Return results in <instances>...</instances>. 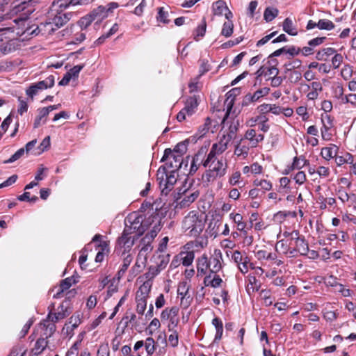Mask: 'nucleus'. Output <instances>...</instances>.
Instances as JSON below:
<instances>
[{
  "label": "nucleus",
  "instance_id": "1",
  "mask_svg": "<svg viewBox=\"0 0 356 356\" xmlns=\"http://www.w3.org/2000/svg\"><path fill=\"white\" fill-rule=\"evenodd\" d=\"M203 166L207 170L202 175L204 182H213L216 179L222 177L227 173V163L226 160L212 156H207Z\"/></svg>",
  "mask_w": 356,
  "mask_h": 356
},
{
  "label": "nucleus",
  "instance_id": "2",
  "mask_svg": "<svg viewBox=\"0 0 356 356\" xmlns=\"http://www.w3.org/2000/svg\"><path fill=\"white\" fill-rule=\"evenodd\" d=\"M206 219L197 211H190L183 219L182 230L188 236L197 237L201 234L205 226Z\"/></svg>",
  "mask_w": 356,
  "mask_h": 356
},
{
  "label": "nucleus",
  "instance_id": "3",
  "mask_svg": "<svg viewBox=\"0 0 356 356\" xmlns=\"http://www.w3.org/2000/svg\"><path fill=\"white\" fill-rule=\"evenodd\" d=\"M13 22L20 26L26 28L25 30L22 32L19 31H17V34L24 35V38L32 35H37L40 32H42V34H50L53 33L56 29H57V28L55 27V25L51 23L49 17L45 22L40 23L39 26L34 29L29 26L27 20L20 17L15 19Z\"/></svg>",
  "mask_w": 356,
  "mask_h": 356
},
{
  "label": "nucleus",
  "instance_id": "4",
  "mask_svg": "<svg viewBox=\"0 0 356 356\" xmlns=\"http://www.w3.org/2000/svg\"><path fill=\"white\" fill-rule=\"evenodd\" d=\"M178 176V172L165 170L164 167L159 168L156 179L163 195H167L174 188Z\"/></svg>",
  "mask_w": 356,
  "mask_h": 356
},
{
  "label": "nucleus",
  "instance_id": "5",
  "mask_svg": "<svg viewBox=\"0 0 356 356\" xmlns=\"http://www.w3.org/2000/svg\"><path fill=\"white\" fill-rule=\"evenodd\" d=\"M143 216L138 213L134 212L127 216L124 220L126 232L135 234L136 236L142 235L147 227L143 222Z\"/></svg>",
  "mask_w": 356,
  "mask_h": 356
},
{
  "label": "nucleus",
  "instance_id": "6",
  "mask_svg": "<svg viewBox=\"0 0 356 356\" xmlns=\"http://www.w3.org/2000/svg\"><path fill=\"white\" fill-rule=\"evenodd\" d=\"M161 161L165 163V165L161 166L164 167L165 170L177 172L181 167L183 157L180 154L172 152L170 149H165Z\"/></svg>",
  "mask_w": 356,
  "mask_h": 356
},
{
  "label": "nucleus",
  "instance_id": "7",
  "mask_svg": "<svg viewBox=\"0 0 356 356\" xmlns=\"http://www.w3.org/2000/svg\"><path fill=\"white\" fill-rule=\"evenodd\" d=\"M54 307V304L53 303L48 307L49 314L47 318L39 324V329L42 332L41 334L45 337V338L51 337L56 330L55 324L56 321H54V318H51Z\"/></svg>",
  "mask_w": 356,
  "mask_h": 356
},
{
  "label": "nucleus",
  "instance_id": "8",
  "mask_svg": "<svg viewBox=\"0 0 356 356\" xmlns=\"http://www.w3.org/2000/svg\"><path fill=\"white\" fill-rule=\"evenodd\" d=\"M179 309L175 306L172 307H166L161 314V320L163 323L165 321H168V330H172L173 329H176L177 325L179 322V318L178 317Z\"/></svg>",
  "mask_w": 356,
  "mask_h": 356
},
{
  "label": "nucleus",
  "instance_id": "9",
  "mask_svg": "<svg viewBox=\"0 0 356 356\" xmlns=\"http://www.w3.org/2000/svg\"><path fill=\"white\" fill-rule=\"evenodd\" d=\"M73 282H74V280L72 277H67L63 280L59 286H55L51 290L50 293H53V298H60L63 297L65 291L71 287ZM75 293V291H68L66 292L65 296H68L67 298H70L71 296H74Z\"/></svg>",
  "mask_w": 356,
  "mask_h": 356
},
{
  "label": "nucleus",
  "instance_id": "10",
  "mask_svg": "<svg viewBox=\"0 0 356 356\" xmlns=\"http://www.w3.org/2000/svg\"><path fill=\"white\" fill-rule=\"evenodd\" d=\"M54 82V76L53 75H50L44 80L31 85L26 91V95L31 99H33L34 96L36 95L40 91L53 87Z\"/></svg>",
  "mask_w": 356,
  "mask_h": 356
},
{
  "label": "nucleus",
  "instance_id": "11",
  "mask_svg": "<svg viewBox=\"0 0 356 356\" xmlns=\"http://www.w3.org/2000/svg\"><path fill=\"white\" fill-rule=\"evenodd\" d=\"M198 103L195 96L190 97L186 102V105L177 114V119L179 122H182L187 119V117L193 115L197 109Z\"/></svg>",
  "mask_w": 356,
  "mask_h": 356
},
{
  "label": "nucleus",
  "instance_id": "12",
  "mask_svg": "<svg viewBox=\"0 0 356 356\" xmlns=\"http://www.w3.org/2000/svg\"><path fill=\"white\" fill-rule=\"evenodd\" d=\"M71 16V13L62 12L53 8H50L48 15L51 23H53L57 29L65 24L70 20Z\"/></svg>",
  "mask_w": 356,
  "mask_h": 356
},
{
  "label": "nucleus",
  "instance_id": "13",
  "mask_svg": "<svg viewBox=\"0 0 356 356\" xmlns=\"http://www.w3.org/2000/svg\"><path fill=\"white\" fill-rule=\"evenodd\" d=\"M232 136L231 134L223 135L218 143L212 145L211 150L207 156L218 157L222 154L227 149Z\"/></svg>",
  "mask_w": 356,
  "mask_h": 356
},
{
  "label": "nucleus",
  "instance_id": "14",
  "mask_svg": "<svg viewBox=\"0 0 356 356\" xmlns=\"http://www.w3.org/2000/svg\"><path fill=\"white\" fill-rule=\"evenodd\" d=\"M212 12L213 15L220 16L225 15L227 19H230L233 17L232 13L229 10L226 5V3L222 0H218L212 4Z\"/></svg>",
  "mask_w": 356,
  "mask_h": 356
},
{
  "label": "nucleus",
  "instance_id": "15",
  "mask_svg": "<svg viewBox=\"0 0 356 356\" xmlns=\"http://www.w3.org/2000/svg\"><path fill=\"white\" fill-rule=\"evenodd\" d=\"M102 10H104L103 8L97 7L96 9L93 10L89 15H86L80 19L78 22V25L81 30L87 29L91 23L95 20H98V14H102Z\"/></svg>",
  "mask_w": 356,
  "mask_h": 356
},
{
  "label": "nucleus",
  "instance_id": "16",
  "mask_svg": "<svg viewBox=\"0 0 356 356\" xmlns=\"http://www.w3.org/2000/svg\"><path fill=\"white\" fill-rule=\"evenodd\" d=\"M222 254L220 250H216L212 257L209 258V271L211 274L217 273L222 269Z\"/></svg>",
  "mask_w": 356,
  "mask_h": 356
},
{
  "label": "nucleus",
  "instance_id": "17",
  "mask_svg": "<svg viewBox=\"0 0 356 356\" xmlns=\"http://www.w3.org/2000/svg\"><path fill=\"white\" fill-rule=\"evenodd\" d=\"M133 234L130 232L128 233L126 232V230L124 229L122 236L118 238V245L124 248V252H126L127 250H130L131 247L134 244L135 239L138 236L132 235Z\"/></svg>",
  "mask_w": 356,
  "mask_h": 356
},
{
  "label": "nucleus",
  "instance_id": "18",
  "mask_svg": "<svg viewBox=\"0 0 356 356\" xmlns=\"http://www.w3.org/2000/svg\"><path fill=\"white\" fill-rule=\"evenodd\" d=\"M199 195L200 193L197 190H187L185 191L181 200L179 202L178 205L180 208L187 207L195 202Z\"/></svg>",
  "mask_w": 356,
  "mask_h": 356
},
{
  "label": "nucleus",
  "instance_id": "19",
  "mask_svg": "<svg viewBox=\"0 0 356 356\" xmlns=\"http://www.w3.org/2000/svg\"><path fill=\"white\" fill-rule=\"evenodd\" d=\"M250 147V145L245 139H241L239 143L235 146L234 154L237 157L244 159L248 156Z\"/></svg>",
  "mask_w": 356,
  "mask_h": 356
},
{
  "label": "nucleus",
  "instance_id": "20",
  "mask_svg": "<svg viewBox=\"0 0 356 356\" xmlns=\"http://www.w3.org/2000/svg\"><path fill=\"white\" fill-rule=\"evenodd\" d=\"M196 268L197 275H204L209 270V257L203 254L196 259Z\"/></svg>",
  "mask_w": 356,
  "mask_h": 356
},
{
  "label": "nucleus",
  "instance_id": "21",
  "mask_svg": "<svg viewBox=\"0 0 356 356\" xmlns=\"http://www.w3.org/2000/svg\"><path fill=\"white\" fill-rule=\"evenodd\" d=\"M243 139H245L248 142L249 145H250L251 147H255L257 146L259 142L262 141L264 140V135L263 134H257L256 131L254 129H248L245 136Z\"/></svg>",
  "mask_w": 356,
  "mask_h": 356
},
{
  "label": "nucleus",
  "instance_id": "22",
  "mask_svg": "<svg viewBox=\"0 0 356 356\" xmlns=\"http://www.w3.org/2000/svg\"><path fill=\"white\" fill-rule=\"evenodd\" d=\"M296 218V211H281L276 213L273 216V220L275 222L282 224L286 221H289L291 219L294 220Z\"/></svg>",
  "mask_w": 356,
  "mask_h": 356
},
{
  "label": "nucleus",
  "instance_id": "23",
  "mask_svg": "<svg viewBox=\"0 0 356 356\" xmlns=\"http://www.w3.org/2000/svg\"><path fill=\"white\" fill-rule=\"evenodd\" d=\"M292 250L293 252H298L301 255H307L309 252V245L303 238H300L298 235V239L293 241Z\"/></svg>",
  "mask_w": 356,
  "mask_h": 356
},
{
  "label": "nucleus",
  "instance_id": "24",
  "mask_svg": "<svg viewBox=\"0 0 356 356\" xmlns=\"http://www.w3.org/2000/svg\"><path fill=\"white\" fill-rule=\"evenodd\" d=\"M334 158L338 166H341L345 163L352 164L353 163L352 154L346 152H339V150H337Z\"/></svg>",
  "mask_w": 356,
  "mask_h": 356
},
{
  "label": "nucleus",
  "instance_id": "25",
  "mask_svg": "<svg viewBox=\"0 0 356 356\" xmlns=\"http://www.w3.org/2000/svg\"><path fill=\"white\" fill-rule=\"evenodd\" d=\"M229 219L236 225L237 229L244 234H247L246 227L247 224L243 221V218L241 214L238 213H231L229 216Z\"/></svg>",
  "mask_w": 356,
  "mask_h": 356
},
{
  "label": "nucleus",
  "instance_id": "26",
  "mask_svg": "<svg viewBox=\"0 0 356 356\" xmlns=\"http://www.w3.org/2000/svg\"><path fill=\"white\" fill-rule=\"evenodd\" d=\"M152 288V282L145 281L138 289L136 294V299L147 300Z\"/></svg>",
  "mask_w": 356,
  "mask_h": 356
},
{
  "label": "nucleus",
  "instance_id": "27",
  "mask_svg": "<svg viewBox=\"0 0 356 356\" xmlns=\"http://www.w3.org/2000/svg\"><path fill=\"white\" fill-rule=\"evenodd\" d=\"M54 308L52 309L54 311ZM70 311L68 310V306L67 304L65 305V302H63L60 304V305L58 307L57 312H52V318H54V321L58 322L60 320H62L67 317L70 314Z\"/></svg>",
  "mask_w": 356,
  "mask_h": 356
},
{
  "label": "nucleus",
  "instance_id": "28",
  "mask_svg": "<svg viewBox=\"0 0 356 356\" xmlns=\"http://www.w3.org/2000/svg\"><path fill=\"white\" fill-rule=\"evenodd\" d=\"M293 243L289 241V239H280L275 245L277 251H280L283 254H287L289 252L292 254V248Z\"/></svg>",
  "mask_w": 356,
  "mask_h": 356
},
{
  "label": "nucleus",
  "instance_id": "29",
  "mask_svg": "<svg viewBox=\"0 0 356 356\" xmlns=\"http://www.w3.org/2000/svg\"><path fill=\"white\" fill-rule=\"evenodd\" d=\"M213 277H211V274L210 273L209 275H207L204 279V284L206 286H211L213 288H217L221 286V284L222 283V280L220 278V277L217 275L216 273H214Z\"/></svg>",
  "mask_w": 356,
  "mask_h": 356
},
{
  "label": "nucleus",
  "instance_id": "30",
  "mask_svg": "<svg viewBox=\"0 0 356 356\" xmlns=\"http://www.w3.org/2000/svg\"><path fill=\"white\" fill-rule=\"evenodd\" d=\"M204 149H201L193 158L191 167V172H196L197 170L199 168V165L202 164L203 165V162L204 161Z\"/></svg>",
  "mask_w": 356,
  "mask_h": 356
},
{
  "label": "nucleus",
  "instance_id": "31",
  "mask_svg": "<svg viewBox=\"0 0 356 356\" xmlns=\"http://www.w3.org/2000/svg\"><path fill=\"white\" fill-rule=\"evenodd\" d=\"M336 49L332 47L322 49L317 51L316 58L318 60H327L329 57L336 53Z\"/></svg>",
  "mask_w": 356,
  "mask_h": 356
},
{
  "label": "nucleus",
  "instance_id": "32",
  "mask_svg": "<svg viewBox=\"0 0 356 356\" xmlns=\"http://www.w3.org/2000/svg\"><path fill=\"white\" fill-rule=\"evenodd\" d=\"M212 325L216 328V335L214 338V341H218L222 339V333H223V324L222 321L216 317L212 320Z\"/></svg>",
  "mask_w": 356,
  "mask_h": 356
},
{
  "label": "nucleus",
  "instance_id": "33",
  "mask_svg": "<svg viewBox=\"0 0 356 356\" xmlns=\"http://www.w3.org/2000/svg\"><path fill=\"white\" fill-rule=\"evenodd\" d=\"M270 88L264 87L257 90L252 95H248L245 96V100L249 102H256L261 97L266 96L269 93Z\"/></svg>",
  "mask_w": 356,
  "mask_h": 356
},
{
  "label": "nucleus",
  "instance_id": "34",
  "mask_svg": "<svg viewBox=\"0 0 356 356\" xmlns=\"http://www.w3.org/2000/svg\"><path fill=\"white\" fill-rule=\"evenodd\" d=\"M92 243H98L97 246L100 248L99 251L106 253L108 252V242L103 239V236L96 234L92 239Z\"/></svg>",
  "mask_w": 356,
  "mask_h": 356
},
{
  "label": "nucleus",
  "instance_id": "35",
  "mask_svg": "<svg viewBox=\"0 0 356 356\" xmlns=\"http://www.w3.org/2000/svg\"><path fill=\"white\" fill-rule=\"evenodd\" d=\"M122 255L124 256L123 264L118 273L119 277L122 276L125 273L133 260V256L130 253L123 252Z\"/></svg>",
  "mask_w": 356,
  "mask_h": 356
},
{
  "label": "nucleus",
  "instance_id": "36",
  "mask_svg": "<svg viewBox=\"0 0 356 356\" xmlns=\"http://www.w3.org/2000/svg\"><path fill=\"white\" fill-rule=\"evenodd\" d=\"M255 187L259 188L261 192L264 195L266 191H269L272 188V184L270 181L266 179H255L253 182Z\"/></svg>",
  "mask_w": 356,
  "mask_h": 356
},
{
  "label": "nucleus",
  "instance_id": "37",
  "mask_svg": "<svg viewBox=\"0 0 356 356\" xmlns=\"http://www.w3.org/2000/svg\"><path fill=\"white\" fill-rule=\"evenodd\" d=\"M334 23L327 19H320L317 23H313V29L317 27L320 30L330 31L334 28Z\"/></svg>",
  "mask_w": 356,
  "mask_h": 356
},
{
  "label": "nucleus",
  "instance_id": "38",
  "mask_svg": "<svg viewBox=\"0 0 356 356\" xmlns=\"http://www.w3.org/2000/svg\"><path fill=\"white\" fill-rule=\"evenodd\" d=\"M237 92H238V90L237 88H234L232 90H230L229 92H228L227 94V97L225 100V104L227 105V113L225 115L226 117L229 115V113L232 108V106L234 104V98H235V96L236 95Z\"/></svg>",
  "mask_w": 356,
  "mask_h": 356
},
{
  "label": "nucleus",
  "instance_id": "39",
  "mask_svg": "<svg viewBox=\"0 0 356 356\" xmlns=\"http://www.w3.org/2000/svg\"><path fill=\"white\" fill-rule=\"evenodd\" d=\"M283 30L291 35H296L298 33L297 29L291 19L287 17L283 22Z\"/></svg>",
  "mask_w": 356,
  "mask_h": 356
},
{
  "label": "nucleus",
  "instance_id": "40",
  "mask_svg": "<svg viewBox=\"0 0 356 356\" xmlns=\"http://www.w3.org/2000/svg\"><path fill=\"white\" fill-rule=\"evenodd\" d=\"M181 263L184 266H189L193 264L195 258V254L193 250L181 252L180 253Z\"/></svg>",
  "mask_w": 356,
  "mask_h": 356
},
{
  "label": "nucleus",
  "instance_id": "41",
  "mask_svg": "<svg viewBox=\"0 0 356 356\" xmlns=\"http://www.w3.org/2000/svg\"><path fill=\"white\" fill-rule=\"evenodd\" d=\"M119 5L116 2H111L106 6H100L99 7L103 8L102 14H98V20H102L108 17L109 13H112L113 10L118 8Z\"/></svg>",
  "mask_w": 356,
  "mask_h": 356
},
{
  "label": "nucleus",
  "instance_id": "42",
  "mask_svg": "<svg viewBox=\"0 0 356 356\" xmlns=\"http://www.w3.org/2000/svg\"><path fill=\"white\" fill-rule=\"evenodd\" d=\"M38 115L35 118L34 121V127L38 128L41 124V121L44 120L45 122V118L49 115V111L47 107L41 108L38 110Z\"/></svg>",
  "mask_w": 356,
  "mask_h": 356
},
{
  "label": "nucleus",
  "instance_id": "43",
  "mask_svg": "<svg viewBox=\"0 0 356 356\" xmlns=\"http://www.w3.org/2000/svg\"><path fill=\"white\" fill-rule=\"evenodd\" d=\"M337 150L338 147L335 145H333L332 147H326L321 149V154L324 159L328 161L331 158L334 157V154H336Z\"/></svg>",
  "mask_w": 356,
  "mask_h": 356
},
{
  "label": "nucleus",
  "instance_id": "44",
  "mask_svg": "<svg viewBox=\"0 0 356 356\" xmlns=\"http://www.w3.org/2000/svg\"><path fill=\"white\" fill-rule=\"evenodd\" d=\"M280 184L279 193L286 194L291 192V180L288 177H282L280 180Z\"/></svg>",
  "mask_w": 356,
  "mask_h": 356
},
{
  "label": "nucleus",
  "instance_id": "45",
  "mask_svg": "<svg viewBox=\"0 0 356 356\" xmlns=\"http://www.w3.org/2000/svg\"><path fill=\"white\" fill-rule=\"evenodd\" d=\"M332 90L333 95L337 99L343 101L345 95H343L344 89L341 83L337 82L332 85Z\"/></svg>",
  "mask_w": 356,
  "mask_h": 356
},
{
  "label": "nucleus",
  "instance_id": "46",
  "mask_svg": "<svg viewBox=\"0 0 356 356\" xmlns=\"http://www.w3.org/2000/svg\"><path fill=\"white\" fill-rule=\"evenodd\" d=\"M47 338L41 335V337L36 341L33 350L35 354H40L47 346Z\"/></svg>",
  "mask_w": 356,
  "mask_h": 356
},
{
  "label": "nucleus",
  "instance_id": "47",
  "mask_svg": "<svg viewBox=\"0 0 356 356\" xmlns=\"http://www.w3.org/2000/svg\"><path fill=\"white\" fill-rule=\"evenodd\" d=\"M234 30V24L232 21L230 19H227V22H225L223 24L222 29L221 31V35L225 37H229L233 33Z\"/></svg>",
  "mask_w": 356,
  "mask_h": 356
},
{
  "label": "nucleus",
  "instance_id": "48",
  "mask_svg": "<svg viewBox=\"0 0 356 356\" xmlns=\"http://www.w3.org/2000/svg\"><path fill=\"white\" fill-rule=\"evenodd\" d=\"M15 49V41L10 40L6 42H3L0 46V51L3 54H9Z\"/></svg>",
  "mask_w": 356,
  "mask_h": 356
},
{
  "label": "nucleus",
  "instance_id": "49",
  "mask_svg": "<svg viewBox=\"0 0 356 356\" xmlns=\"http://www.w3.org/2000/svg\"><path fill=\"white\" fill-rule=\"evenodd\" d=\"M70 7L69 0H54L51 8L58 10L64 12V10Z\"/></svg>",
  "mask_w": 356,
  "mask_h": 356
},
{
  "label": "nucleus",
  "instance_id": "50",
  "mask_svg": "<svg viewBox=\"0 0 356 356\" xmlns=\"http://www.w3.org/2000/svg\"><path fill=\"white\" fill-rule=\"evenodd\" d=\"M278 13L279 11L277 8H266L264 14V19L266 22H271L277 16Z\"/></svg>",
  "mask_w": 356,
  "mask_h": 356
},
{
  "label": "nucleus",
  "instance_id": "51",
  "mask_svg": "<svg viewBox=\"0 0 356 356\" xmlns=\"http://www.w3.org/2000/svg\"><path fill=\"white\" fill-rule=\"evenodd\" d=\"M353 72V67L349 64H345L341 70V76L344 80L347 81L352 77Z\"/></svg>",
  "mask_w": 356,
  "mask_h": 356
},
{
  "label": "nucleus",
  "instance_id": "52",
  "mask_svg": "<svg viewBox=\"0 0 356 356\" xmlns=\"http://www.w3.org/2000/svg\"><path fill=\"white\" fill-rule=\"evenodd\" d=\"M168 13L165 11L164 8L160 7L158 8V15L156 16V19L158 22L163 24H168L170 20L168 19Z\"/></svg>",
  "mask_w": 356,
  "mask_h": 356
},
{
  "label": "nucleus",
  "instance_id": "53",
  "mask_svg": "<svg viewBox=\"0 0 356 356\" xmlns=\"http://www.w3.org/2000/svg\"><path fill=\"white\" fill-rule=\"evenodd\" d=\"M321 257L323 260H327L330 258V251L327 248H323L319 250H313V259Z\"/></svg>",
  "mask_w": 356,
  "mask_h": 356
},
{
  "label": "nucleus",
  "instance_id": "54",
  "mask_svg": "<svg viewBox=\"0 0 356 356\" xmlns=\"http://www.w3.org/2000/svg\"><path fill=\"white\" fill-rule=\"evenodd\" d=\"M171 334L168 337V342L172 347H177L179 343V335L176 329L168 330Z\"/></svg>",
  "mask_w": 356,
  "mask_h": 356
},
{
  "label": "nucleus",
  "instance_id": "55",
  "mask_svg": "<svg viewBox=\"0 0 356 356\" xmlns=\"http://www.w3.org/2000/svg\"><path fill=\"white\" fill-rule=\"evenodd\" d=\"M144 346L147 354L151 355L155 350V341L153 338L148 337L144 342Z\"/></svg>",
  "mask_w": 356,
  "mask_h": 356
},
{
  "label": "nucleus",
  "instance_id": "56",
  "mask_svg": "<svg viewBox=\"0 0 356 356\" xmlns=\"http://www.w3.org/2000/svg\"><path fill=\"white\" fill-rule=\"evenodd\" d=\"M136 312L139 315H143L147 308V300L136 299Z\"/></svg>",
  "mask_w": 356,
  "mask_h": 356
},
{
  "label": "nucleus",
  "instance_id": "57",
  "mask_svg": "<svg viewBox=\"0 0 356 356\" xmlns=\"http://www.w3.org/2000/svg\"><path fill=\"white\" fill-rule=\"evenodd\" d=\"M337 197L338 198L343 202V203H346L348 202V200L350 198V194H348L347 193V191L345 190L344 188L343 187H339L337 192Z\"/></svg>",
  "mask_w": 356,
  "mask_h": 356
},
{
  "label": "nucleus",
  "instance_id": "58",
  "mask_svg": "<svg viewBox=\"0 0 356 356\" xmlns=\"http://www.w3.org/2000/svg\"><path fill=\"white\" fill-rule=\"evenodd\" d=\"M206 28H207V24L205 20L204 19L202 22V24L200 25L196 29H195V35L194 37V39L195 40H199V37H203L206 32Z\"/></svg>",
  "mask_w": 356,
  "mask_h": 356
},
{
  "label": "nucleus",
  "instance_id": "59",
  "mask_svg": "<svg viewBox=\"0 0 356 356\" xmlns=\"http://www.w3.org/2000/svg\"><path fill=\"white\" fill-rule=\"evenodd\" d=\"M245 256V254H243L241 251L234 250L232 254V259L238 266L239 264L243 261Z\"/></svg>",
  "mask_w": 356,
  "mask_h": 356
},
{
  "label": "nucleus",
  "instance_id": "60",
  "mask_svg": "<svg viewBox=\"0 0 356 356\" xmlns=\"http://www.w3.org/2000/svg\"><path fill=\"white\" fill-rule=\"evenodd\" d=\"M161 266V264L160 266H157L149 267L148 272L145 274L146 277L148 279L147 281L150 282L151 280H152L155 276H156L159 273V272H160L159 267Z\"/></svg>",
  "mask_w": 356,
  "mask_h": 356
},
{
  "label": "nucleus",
  "instance_id": "61",
  "mask_svg": "<svg viewBox=\"0 0 356 356\" xmlns=\"http://www.w3.org/2000/svg\"><path fill=\"white\" fill-rule=\"evenodd\" d=\"M343 57L341 54H334L332 58V65L334 69H337L341 65Z\"/></svg>",
  "mask_w": 356,
  "mask_h": 356
},
{
  "label": "nucleus",
  "instance_id": "62",
  "mask_svg": "<svg viewBox=\"0 0 356 356\" xmlns=\"http://www.w3.org/2000/svg\"><path fill=\"white\" fill-rule=\"evenodd\" d=\"M284 238L282 239H289V241L293 243L295 239H298V236L299 233L297 231L293 230L291 232L289 231H284L282 233Z\"/></svg>",
  "mask_w": 356,
  "mask_h": 356
},
{
  "label": "nucleus",
  "instance_id": "63",
  "mask_svg": "<svg viewBox=\"0 0 356 356\" xmlns=\"http://www.w3.org/2000/svg\"><path fill=\"white\" fill-rule=\"evenodd\" d=\"M17 200L19 201L35 202L38 200V197L35 195L31 197L29 192H24L22 195L17 197Z\"/></svg>",
  "mask_w": 356,
  "mask_h": 356
},
{
  "label": "nucleus",
  "instance_id": "64",
  "mask_svg": "<svg viewBox=\"0 0 356 356\" xmlns=\"http://www.w3.org/2000/svg\"><path fill=\"white\" fill-rule=\"evenodd\" d=\"M249 263H250V259L248 258V256H245L243 261L238 266V268L241 273L245 274L248 272Z\"/></svg>",
  "mask_w": 356,
  "mask_h": 356
}]
</instances>
